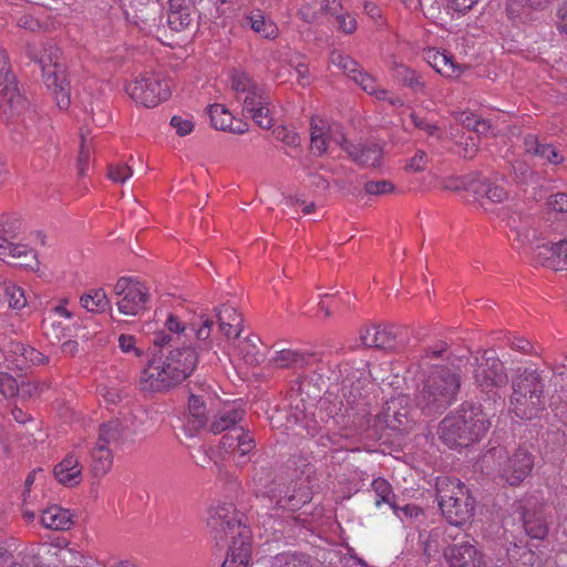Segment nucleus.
I'll list each match as a JSON object with an SVG mask.
<instances>
[{"label": "nucleus", "instance_id": "1", "mask_svg": "<svg viewBox=\"0 0 567 567\" xmlns=\"http://www.w3.org/2000/svg\"><path fill=\"white\" fill-rule=\"evenodd\" d=\"M206 525L217 544H229L221 567H247L250 560V529L243 524L234 505L218 503L207 509Z\"/></svg>", "mask_w": 567, "mask_h": 567}, {"label": "nucleus", "instance_id": "2", "mask_svg": "<svg viewBox=\"0 0 567 567\" xmlns=\"http://www.w3.org/2000/svg\"><path fill=\"white\" fill-rule=\"evenodd\" d=\"M198 352L192 347H175L167 354L154 355L142 369L138 388L147 393L169 391L195 370Z\"/></svg>", "mask_w": 567, "mask_h": 567}, {"label": "nucleus", "instance_id": "3", "mask_svg": "<svg viewBox=\"0 0 567 567\" xmlns=\"http://www.w3.org/2000/svg\"><path fill=\"white\" fill-rule=\"evenodd\" d=\"M489 426V416L481 404L464 403L441 422L439 435L450 447L467 446L482 439Z\"/></svg>", "mask_w": 567, "mask_h": 567}, {"label": "nucleus", "instance_id": "4", "mask_svg": "<svg viewBox=\"0 0 567 567\" xmlns=\"http://www.w3.org/2000/svg\"><path fill=\"white\" fill-rule=\"evenodd\" d=\"M460 388L458 378L446 368H435L426 378L415 398L416 405L426 414L450 405Z\"/></svg>", "mask_w": 567, "mask_h": 567}, {"label": "nucleus", "instance_id": "5", "mask_svg": "<svg viewBox=\"0 0 567 567\" xmlns=\"http://www.w3.org/2000/svg\"><path fill=\"white\" fill-rule=\"evenodd\" d=\"M439 506L451 525L461 526L474 514V499L457 478H443L437 483Z\"/></svg>", "mask_w": 567, "mask_h": 567}, {"label": "nucleus", "instance_id": "6", "mask_svg": "<svg viewBox=\"0 0 567 567\" xmlns=\"http://www.w3.org/2000/svg\"><path fill=\"white\" fill-rule=\"evenodd\" d=\"M545 406L543 384L534 372L518 378L513 384L511 411L519 419L530 420L539 415Z\"/></svg>", "mask_w": 567, "mask_h": 567}, {"label": "nucleus", "instance_id": "7", "mask_svg": "<svg viewBox=\"0 0 567 567\" xmlns=\"http://www.w3.org/2000/svg\"><path fill=\"white\" fill-rule=\"evenodd\" d=\"M124 90L136 105L144 107H155L171 96L168 82L156 73L138 75Z\"/></svg>", "mask_w": 567, "mask_h": 567}, {"label": "nucleus", "instance_id": "8", "mask_svg": "<svg viewBox=\"0 0 567 567\" xmlns=\"http://www.w3.org/2000/svg\"><path fill=\"white\" fill-rule=\"evenodd\" d=\"M27 109L14 75L9 65L7 52L0 49V111L8 117L20 115Z\"/></svg>", "mask_w": 567, "mask_h": 567}, {"label": "nucleus", "instance_id": "9", "mask_svg": "<svg viewBox=\"0 0 567 567\" xmlns=\"http://www.w3.org/2000/svg\"><path fill=\"white\" fill-rule=\"evenodd\" d=\"M117 309L126 316H137L148 302V288L133 277H121L114 285Z\"/></svg>", "mask_w": 567, "mask_h": 567}, {"label": "nucleus", "instance_id": "10", "mask_svg": "<svg viewBox=\"0 0 567 567\" xmlns=\"http://www.w3.org/2000/svg\"><path fill=\"white\" fill-rule=\"evenodd\" d=\"M473 378L477 386L486 393L507 383L503 363L492 350L484 351L474 358Z\"/></svg>", "mask_w": 567, "mask_h": 567}, {"label": "nucleus", "instance_id": "11", "mask_svg": "<svg viewBox=\"0 0 567 567\" xmlns=\"http://www.w3.org/2000/svg\"><path fill=\"white\" fill-rule=\"evenodd\" d=\"M40 64L45 86L53 95L56 105L61 110H66L71 104V89L63 65L58 61L52 62L51 59L48 63L45 56L40 58Z\"/></svg>", "mask_w": 567, "mask_h": 567}, {"label": "nucleus", "instance_id": "12", "mask_svg": "<svg viewBox=\"0 0 567 567\" xmlns=\"http://www.w3.org/2000/svg\"><path fill=\"white\" fill-rule=\"evenodd\" d=\"M347 143L340 125L321 118L311 120L310 147L315 154L322 155L334 147L344 150Z\"/></svg>", "mask_w": 567, "mask_h": 567}, {"label": "nucleus", "instance_id": "13", "mask_svg": "<svg viewBox=\"0 0 567 567\" xmlns=\"http://www.w3.org/2000/svg\"><path fill=\"white\" fill-rule=\"evenodd\" d=\"M534 462L530 453L518 449L498 464V475L512 486L519 485L532 472Z\"/></svg>", "mask_w": 567, "mask_h": 567}, {"label": "nucleus", "instance_id": "14", "mask_svg": "<svg viewBox=\"0 0 567 567\" xmlns=\"http://www.w3.org/2000/svg\"><path fill=\"white\" fill-rule=\"evenodd\" d=\"M48 362V358L37 349L21 342H11L4 355V368L9 371H22L30 365Z\"/></svg>", "mask_w": 567, "mask_h": 567}, {"label": "nucleus", "instance_id": "15", "mask_svg": "<svg viewBox=\"0 0 567 567\" xmlns=\"http://www.w3.org/2000/svg\"><path fill=\"white\" fill-rule=\"evenodd\" d=\"M533 258L549 269L567 270V240L538 245L533 251Z\"/></svg>", "mask_w": 567, "mask_h": 567}, {"label": "nucleus", "instance_id": "16", "mask_svg": "<svg viewBox=\"0 0 567 567\" xmlns=\"http://www.w3.org/2000/svg\"><path fill=\"white\" fill-rule=\"evenodd\" d=\"M41 550L56 567H81L83 555L64 539L44 544L39 548V553Z\"/></svg>", "mask_w": 567, "mask_h": 567}, {"label": "nucleus", "instance_id": "17", "mask_svg": "<svg viewBox=\"0 0 567 567\" xmlns=\"http://www.w3.org/2000/svg\"><path fill=\"white\" fill-rule=\"evenodd\" d=\"M268 105L269 97L264 92L256 96V99H244L243 112L250 116L258 126L268 130L272 126V117L270 116Z\"/></svg>", "mask_w": 567, "mask_h": 567}, {"label": "nucleus", "instance_id": "18", "mask_svg": "<svg viewBox=\"0 0 567 567\" xmlns=\"http://www.w3.org/2000/svg\"><path fill=\"white\" fill-rule=\"evenodd\" d=\"M210 123L216 130L228 131L236 134L247 132V124L241 121H235L231 113L223 104H212L207 109Z\"/></svg>", "mask_w": 567, "mask_h": 567}, {"label": "nucleus", "instance_id": "19", "mask_svg": "<svg viewBox=\"0 0 567 567\" xmlns=\"http://www.w3.org/2000/svg\"><path fill=\"white\" fill-rule=\"evenodd\" d=\"M220 444L226 452L237 453L239 457H245L255 449L254 439L243 427L231 429L221 437Z\"/></svg>", "mask_w": 567, "mask_h": 567}, {"label": "nucleus", "instance_id": "20", "mask_svg": "<svg viewBox=\"0 0 567 567\" xmlns=\"http://www.w3.org/2000/svg\"><path fill=\"white\" fill-rule=\"evenodd\" d=\"M451 567H480L482 556L471 544H460L449 547L445 551Z\"/></svg>", "mask_w": 567, "mask_h": 567}, {"label": "nucleus", "instance_id": "21", "mask_svg": "<svg viewBox=\"0 0 567 567\" xmlns=\"http://www.w3.org/2000/svg\"><path fill=\"white\" fill-rule=\"evenodd\" d=\"M344 151L354 162L370 167L380 165L383 155L382 147L377 143L354 145L348 142Z\"/></svg>", "mask_w": 567, "mask_h": 567}, {"label": "nucleus", "instance_id": "22", "mask_svg": "<svg viewBox=\"0 0 567 567\" xmlns=\"http://www.w3.org/2000/svg\"><path fill=\"white\" fill-rule=\"evenodd\" d=\"M217 319L219 329L229 341H236L241 333L243 318L238 311L231 307L224 305L217 310Z\"/></svg>", "mask_w": 567, "mask_h": 567}, {"label": "nucleus", "instance_id": "23", "mask_svg": "<svg viewBox=\"0 0 567 567\" xmlns=\"http://www.w3.org/2000/svg\"><path fill=\"white\" fill-rule=\"evenodd\" d=\"M40 522L43 527L53 530H68L74 524L72 513L59 505L41 511Z\"/></svg>", "mask_w": 567, "mask_h": 567}, {"label": "nucleus", "instance_id": "24", "mask_svg": "<svg viewBox=\"0 0 567 567\" xmlns=\"http://www.w3.org/2000/svg\"><path fill=\"white\" fill-rule=\"evenodd\" d=\"M54 476L59 483L75 486L82 481V466L74 454L66 455L55 467Z\"/></svg>", "mask_w": 567, "mask_h": 567}, {"label": "nucleus", "instance_id": "25", "mask_svg": "<svg viewBox=\"0 0 567 567\" xmlns=\"http://www.w3.org/2000/svg\"><path fill=\"white\" fill-rule=\"evenodd\" d=\"M425 61L440 74L453 78L461 74L460 66L454 62L452 55L446 52L430 48L424 51Z\"/></svg>", "mask_w": 567, "mask_h": 567}, {"label": "nucleus", "instance_id": "26", "mask_svg": "<svg viewBox=\"0 0 567 567\" xmlns=\"http://www.w3.org/2000/svg\"><path fill=\"white\" fill-rule=\"evenodd\" d=\"M351 79L360 85V87L368 94L375 97L378 101H388L391 105H402L403 102L398 96H391L390 92L385 89L379 87L377 80L368 73L358 69Z\"/></svg>", "mask_w": 567, "mask_h": 567}, {"label": "nucleus", "instance_id": "27", "mask_svg": "<svg viewBox=\"0 0 567 567\" xmlns=\"http://www.w3.org/2000/svg\"><path fill=\"white\" fill-rule=\"evenodd\" d=\"M230 87L235 92L236 99L241 103L246 97L256 99L265 92L246 72L240 70H234L230 73Z\"/></svg>", "mask_w": 567, "mask_h": 567}, {"label": "nucleus", "instance_id": "28", "mask_svg": "<svg viewBox=\"0 0 567 567\" xmlns=\"http://www.w3.org/2000/svg\"><path fill=\"white\" fill-rule=\"evenodd\" d=\"M525 151L553 165L564 162L565 156L551 144L540 143L534 135H527L524 140Z\"/></svg>", "mask_w": 567, "mask_h": 567}, {"label": "nucleus", "instance_id": "29", "mask_svg": "<svg viewBox=\"0 0 567 567\" xmlns=\"http://www.w3.org/2000/svg\"><path fill=\"white\" fill-rule=\"evenodd\" d=\"M311 360L312 357L310 354H306L292 349H282L276 351L269 359V362L276 368L298 369L308 365Z\"/></svg>", "mask_w": 567, "mask_h": 567}, {"label": "nucleus", "instance_id": "30", "mask_svg": "<svg viewBox=\"0 0 567 567\" xmlns=\"http://www.w3.org/2000/svg\"><path fill=\"white\" fill-rule=\"evenodd\" d=\"M214 320L204 312L196 315L189 322V329L195 338L203 342L200 351H210L213 349V341L210 339Z\"/></svg>", "mask_w": 567, "mask_h": 567}, {"label": "nucleus", "instance_id": "31", "mask_svg": "<svg viewBox=\"0 0 567 567\" xmlns=\"http://www.w3.org/2000/svg\"><path fill=\"white\" fill-rule=\"evenodd\" d=\"M394 333L390 327L365 328L360 333L361 344L364 347L388 348L392 346Z\"/></svg>", "mask_w": 567, "mask_h": 567}, {"label": "nucleus", "instance_id": "32", "mask_svg": "<svg viewBox=\"0 0 567 567\" xmlns=\"http://www.w3.org/2000/svg\"><path fill=\"white\" fill-rule=\"evenodd\" d=\"M324 12L332 16L340 31L349 34L357 30V20L344 11L342 0H326Z\"/></svg>", "mask_w": 567, "mask_h": 567}, {"label": "nucleus", "instance_id": "33", "mask_svg": "<svg viewBox=\"0 0 567 567\" xmlns=\"http://www.w3.org/2000/svg\"><path fill=\"white\" fill-rule=\"evenodd\" d=\"M246 23L262 39L275 40L279 35L278 25L270 18L265 17L260 11L251 12L246 17Z\"/></svg>", "mask_w": 567, "mask_h": 567}, {"label": "nucleus", "instance_id": "34", "mask_svg": "<svg viewBox=\"0 0 567 567\" xmlns=\"http://www.w3.org/2000/svg\"><path fill=\"white\" fill-rule=\"evenodd\" d=\"M408 398L399 395L389 400V410H393L391 419H386V427L393 431H400L409 422V411L406 409Z\"/></svg>", "mask_w": 567, "mask_h": 567}, {"label": "nucleus", "instance_id": "35", "mask_svg": "<svg viewBox=\"0 0 567 567\" xmlns=\"http://www.w3.org/2000/svg\"><path fill=\"white\" fill-rule=\"evenodd\" d=\"M472 189L477 197L486 198L492 203H503L508 197V193L503 185L488 179L473 183Z\"/></svg>", "mask_w": 567, "mask_h": 567}, {"label": "nucleus", "instance_id": "36", "mask_svg": "<svg viewBox=\"0 0 567 567\" xmlns=\"http://www.w3.org/2000/svg\"><path fill=\"white\" fill-rule=\"evenodd\" d=\"M25 142L28 144H37L42 141L51 140V128L45 120L38 118L34 115L29 116V122L25 123Z\"/></svg>", "mask_w": 567, "mask_h": 567}, {"label": "nucleus", "instance_id": "37", "mask_svg": "<svg viewBox=\"0 0 567 567\" xmlns=\"http://www.w3.org/2000/svg\"><path fill=\"white\" fill-rule=\"evenodd\" d=\"M205 404L200 396L190 395L188 400V415L186 426L189 431H197L206 424Z\"/></svg>", "mask_w": 567, "mask_h": 567}, {"label": "nucleus", "instance_id": "38", "mask_svg": "<svg viewBox=\"0 0 567 567\" xmlns=\"http://www.w3.org/2000/svg\"><path fill=\"white\" fill-rule=\"evenodd\" d=\"M164 327L171 333L167 334L165 332H158L154 338V343L158 347H164L166 344H171L175 339L179 340L181 336L185 332V326L182 321L178 320L174 315H168Z\"/></svg>", "mask_w": 567, "mask_h": 567}, {"label": "nucleus", "instance_id": "39", "mask_svg": "<svg viewBox=\"0 0 567 567\" xmlns=\"http://www.w3.org/2000/svg\"><path fill=\"white\" fill-rule=\"evenodd\" d=\"M0 285L2 286L3 295L10 309L21 311L28 306V297L22 287L11 281L1 280Z\"/></svg>", "mask_w": 567, "mask_h": 567}, {"label": "nucleus", "instance_id": "40", "mask_svg": "<svg viewBox=\"0 0 567 567\" xmlns=\"http://www.w3.org/2000/svg\"><path fill=\"white\" fill-rule=\"evenodd\" d=\"M527 535L532 538L543 539L548 533V527L543 516L538 513L524 511L520 513Z\"/></svg>", "mask_w": 567, "mask_h": 567}, {"label": "nucleus", "instance_id": "41", "mask_svg": "<svg viewBox=\"0 0 567 567\" xmlns=\"http://www.w3.org/2000/svg\"><path fill=\"white\" fill-rule=\"evenodd\" d=\"M17 377L8 371H0V392L7 398H13L20 392L31 394V384L20 382Z\"/></svg>", "mask_w": 567, "mask_h": 567}, {"label": "nucleus", "instance_id": "42", "mask_svg": "<svg viewBox=\"0 0 567 567\" xmlns=\"http://www.w3.org/2000/svg\"><path fill=\"white\" fill-rule=\"evenodd\" d=\"M243 413L236 409H227L218 413L210 423V432L214 434L221 433L224 431L229 432L235 429L236 424L241 420Z\"/></svg>", "mask_w": 567, "mask_h": 567}, {"label": "nucleus", "instance_id": "43", "mask_svg": "<svg viewBox=\"0 0 567 567\" xmlns=\"http://www.w3.org/2000/svg\"><path fill=\"white\" fill-rule=\"evenodd\" d=\"M392 70L394 72V76L414 92L424 91L425 84L414 70L398 62H393Z\"/></svg>", "mask_w": 567, "mask_h": 567}, {"label": "nucleus", "instance_id": "44", "mask_svg": "<svg viewBox=\"0 0 567 567\" xmlns=\"http://www.w3.org/2000/svg\"><path fill=\"white\" fill-rule=\"evenodd\" d=\"M550 2L551 0H511L507 4V12L512 18L527 19L529 9H543Z\"/></svg>", "mask_w": 567, "mask_h": 567}, {"label": "nucleus", "instance_id": "45", "mask_svg": "<svg viewBox=\"0 0 567 567\" xmlns=\"http://www.w3.org/2000/svg\"><path fill=\"white\" fill-rule=\"evenodd\" d=\"M93 471L95 475H104L113 463V455L110 446L96 443L92 451Z\"/></svg>", "mask_w": 567, "mask_h": 567}, {"label": "nucleus", "instance_id": "46", "mask_svg": "<svg viewBox=\"0 0 567 567\" xmlns=\"http://www.w3.org/2000/svg\"><path fill=\"white\" fill-rule=\"evenodd\" d=\"M80 303L89 312H102L109 307L110 300L103 289H93L81 297Z\"/></svg>", "mask_w": 567, "mask_h": 567}, {"label": "nucleus", "instance_id": "47", "mask_svg": "<svg viewBox=\"0 0 567 567\" xmlns=\"http://www.w3.org/2000/svg\"><path fill=\"white\" fill-rule=\"evenodd\" d=\"M271 567H311V560L305 554L287 551L276 555Z\"/></svg>", "mask_w": 567, "mask_h": 567}, {"label": "nucleus", "instance_id": "48", "mask_svg": "<svg viewBox=\"0 0 567 567\" xmlns=\"http://www.w3.org/2000/svg\"><path fill=\"white\" fill-rule=\"evenodd\" d=\"M286 62L295 71L299 84L306 86L310 83L309 68L298 52H288L286 54Z\"/></svg>", "mask_w": 567, "mask_h": 567}, {"label": "nucleus", "instance_id": "49", "mask_svg": "<svg viewBox=\"0 0 567 567\" xmlns=\"http://www.w3.org/2000/svg\"><path fill=\"white\" fill-rule=\"evenodd\" d=\"M192 9L193 8H184V6L177 8H172L169 6V12L167 17L169 27L175 31H181L188 27L193 20Z\"/></svg>", "mask_w": 567, "mask_h": 567}, {"label": "nucleus", "instance_id": "50", "mask_svg": "<svg viewBox=\"0 0 567 567\" xmlns=\"http://www.w3.org/2000/svg\"><path fill=\"white\" fill-rule=\"evenodd\" d=\"M371 486L372 491L375 494L377 507H380L382 504H389L391 507L394 505V494L392 491V486L386 480L378 477L373 480Z\"/></svg>", "mask_w": 567, "mask_h": 567}, {"label": "nucleus", "instance_id": "51", "mask_svg": "<svg viewBox=\"0 0 567 567\" xmlns=\"http://www.w3.org/2000/svg\"><path fill=\"white\" fill-rule=\"evenodd\" d=\"M66 319L70 320L73 318V312L68 308V300L62 299L58 305L53 306L47 317L43 320V328L48 329L49 327L54 328L56 323V319Z\"/></svg>", "mask_w": 567, "mask_h": 567}, {"label": "nucleus", "instance_id": "52", "mask_svg": "<svg viewBox=\"0 0 567 567\" xmlns=\"http://www.w3.org/2000/svg\"><path fill=\"white\" fill-rule=\"evenodd\" d=\"M125 429L126 426L120 424L117 420L110 421L100 427L96 443H103L109 446L112 442H115L120 439L122 432Z\"/></svg>", "mask_w": 567, "mask_h": 567}, {"label": "nucleus", "instance_id": "53", "mask_svg": "<svg viewBox=\"0 0 567 567\" xmlns=\"http://www.w3.org/2000/svg\"><path fill=\"white\" fill-rule=\"evenodd\" d=\"M169 125L175 131L176 135L184 137L194 131L195 120L192 114H176L171 117Z\"/></svg>", "mask_w": 567, "mask_h": 567}, {"label": "nucleus", "instance_id": "54", "mask_svg": "<svg viewBox=\"0 0 567 567\" xmlns=\"http://www.w3.org/2000/svg\"><path fill=\"white\" fill-rule=\"evenodd\" d=\"M330 64L338 68L343 73L348 74L350 78L358 72V63L352 60L349 55L344 53L333 50L330 53Z\"/></svg>", "mask_w": 567, "mask_h": 567}, {"label": "nucleus", "instance_id": "55", "mask_svg": "<svg viewBox=\"0 0 567 567\" xmlns=\"http://www.w3.org/2000/svg\"><path fill=\"white\" fill-rule=\"evenodd\" d=\"M6 260L9 259H27L30 258L32 260L35 259V255L31 248H29L27 245L23 244H17L13 243L12 239H9L7 247H6Z\"/></svg>", "mask_w": 567, "mask_h": 567}, {"label": "nucleus", "instance_id": "56", "mask_svg": "<svg viewBox=\"0 0 567 567\" xmlns=\"http://www.w3.org/2000/svg\"><path fill=\"white\" fill-rule=\"evenodd\" d=\"M324 12V3H319L317 1L303 3L298 14L299 17L307 23H312L319 19V13Z\"/></svg>", "mask_w": 567, "mask_h": 567}, {"label": "nucleus", "instance_id": "57", "mask_svg": "<svg viewBox=\"0 0 567 567\" xmlns=\"http://www.w3.org/2000/svg\"><path fill=\"white\" fill-rule=\"evenodd\" d=\"M19 225L16 223H11L8 225L0 226V259L6 260V247L9 239H13L17 237L19 231Z\"/></svg>", "mask_w": 567, "mask_h": 567}, {"label": "nucleus", "instance_id": "58", "mask_svg": "<svg viewBox=\"0 0 567 567\" xmlns=\"http://www.w3.org/2000/svg\"><path fill=\"white\" fill-rule=\"evenodd\" d=\"M310 499L308 492H299V493H292L288 494L286 493L285 496L279 495L278 499L276 501V504L281 507L289 506L291 508L298 507L300 504H305Z\"/></svg>", "mask_w": 567, "mask_h": 567}, {"label": "nucleus", "instance_id": "59", "mask_svg": "<svg viewBox=\"0 0 567 567\" xmlns=\"http://www.w3.org/2000/svg\"><path fill=\"white\" fill-rule=\"evenodd\" d=\"M133 175L132 168L122 163L113 164L109 168V178L118 184L125 183L127 179H130Z\"/></svg>", "mask_w": 567, "mask_h": 567}, {"label": "nucleus", "instance_id": "60", "mask_svg": "<svg viewBox=\"0 0 567 567\" xmlns=\"http://www.w3.org/2000/svg\"><path fill=\"white\" fill-rule=\"evenodd\" d=\"M274 134L277 140L290 147H297L300 144V137L293 128L279 126L274 131Z\"/></svg>", "mask_w": 567, "mask_h": 567}, {"label": "nucleus", "instance_id": "61", "mask_svg": "<svg viewBox=\"0 0 567 567\" xmlns=\"http://www.w3.org/2000/svg\"><path fill=\"white\" fill-rule=\"evenodd\" d=\"M91 148L87 145L86 137L81 135L80 153L78 158V171L81 176L86 175L90 166Z\"/></svg>", "mask_w": 567, "mask_h": 567}, {"label": "nucleus", "instance_id": "62", "mask_svg": "<svg viewBox=\"0 0 567 567\" xmlns=\"http://www.w3.org/2000/svg\"><path fill=\"white\" fill-rule=\"evenodd\" d=\"M118 348L123 353L132 354L135 358H140L143 354V350L136 346V339L131 334H121L118 337Z\"/></svg>", "mask_w": 567, "mask_h": 567}, {"label": "nucleus", "instance_id": "63", "mask_svg": "<svg viewBox=\"0 0 567 567\" xmlns=\"http://www.w3.org/2000/svg\"><path fill=\"white\" fill-rule=\"evenodd\" d=\"M460 121L468 128H472L476 133H485L489 130L491 125L487 121L476 118L473 114L463 113L460 115Z\"/></svg>", "mask_w": 567, "mask_h": 567}, {"label": "nucleus", "instance_id": "64", "mask_svg": "<svg viewBox=\"0 0 567 567\" xmlns=\"http://www.w3.org/2000/svg\"><path fill=\"white\" fill-rule=\"evenodd\" d=\"M392 509H393L394 514L401 520L414 519V518H417L419 516H421L423 514L422 509L420 507H417L416 505H412V504H408V505H405L403 507H399V506H396L394 504L392 506Z\"/></svg>", "mask_w": 567, "mask_h": 567}]
</instances>
